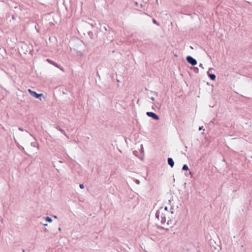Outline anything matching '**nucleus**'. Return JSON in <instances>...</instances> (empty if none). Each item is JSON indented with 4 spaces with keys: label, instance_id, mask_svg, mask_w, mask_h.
I'll use <instances>...</instances> for the list:
<instances>
[{
    "label": "nucleus",
    "instance_id": "f257e3e1",
    "mask_svg": "<svg viewBox=\"0 0 252 252\" xmlns=\"http://www.w3.org/2000/svg\"><path fill=\"white\" fill-rule=\"evenodd\" d=\"M173 212H170L167 207H161L156 213V216L158 220H159L162 224L165 223L168 226L172 227L175 224V221L172 219V216L169 218V215L170 214L173 215Z\"/></svg>",
    "mask_w": 252,
    "mask_h": 252
},
{
    "label": "nucleus",
    "instance_id": "f03ea898",
    "mask_svg": "<svg viewBox=\"0 0 252 252\" xmlns=\"http://www.w3.org/2000/svg\"><path fill=\"white\" fill-rule=\"evenodd\" d=\"M28 92H29L30 94L31 95H32V96H33L35 98H39L40 100H42L41 98H39V97L43 95V94H37L35 92L33 91L31 89H28Z\"/></svg>",
    "mask_w": 252,
    "mask_h": 252
},
{
    "label": "nucleus",
    "instance_id": "7ed1b4c3",
    "mask_svg": "<svg viewBox=\"0 0 252 252\" xmlns=\"http://www.w3.org/2000/svg\"><path fill=\"white\" fill-rule=\"evenodd\" d=\"M187 61L189 63L192 65H195L197 64V61H196V60L191 56H188L187 57Z\"/></svg>",
    "mask_w": 252,
    "mask_h": 252
},
{
    "label": "nucleus",
    "instance_id": "20e7f679",
    "mask_svg": "<svg viewBox=\"0 0 252 252\" xmlns=\"http://www.w3.org/2000/svg\"><path fill=\"white\" fill-rule=\"evenodd\" d=\"M147 116L153 118L154 119L156 120H158L159 119V117L156 115L155 113L151 112H148L146 113Z\"/></svg>",
    "mask_w": 252,
    "mask_h": 252
},
{
    "label": "nucleus",
    "instance_id": "39448f33",
    "mask_svg": "<svg viewBox=\"0 0 252 252\" xmlns=\"http://www.w3.org/2000/svg\"><path fill=\"white\" fill-rule=\"evenodd\" d=\"M167 162H168V164L171 166V167H173L174 165V162L173 161V159L171 158H168V160H167Z\"/></svg>",
    "mask_w": 252,
    "mask_h": 252
},
{
    "label": "nucleus",
    "instance_id": "423d86ee",
    "mask_svg": "<svg viewBox=\"0 0 252 252\" xmlns=\"http://www.w3.org/2000/svg\"><path fill=\"white\" fill-rule=\"evenodd\" d=\"M207 74H208V76H209V77L212 80H214L216 79V75L215 74H210L208 71L207 72Z\"/></svg>",
    "mask_w": 252,
    "mask_h": 252
},
{
    "label": "nucleus",
    "instance_id": "0eeeda50",
    "mask_svg": "<svg viewBox=\"0 0 252 252\" xmlns=\"http://www.w3.org/2000/svg\"><path fill=\"white\" fill-rule=\"evenodd\" d=\"M47 61L49 63H51V64H52L54 65V66H56V67H58V65L56 63H55V62H54L53 61H52V60H49V59H47Z\"/></svg>",
    "mask_w": 252,
    "mask_h": 252
},
{
    "label": "nucleus",
    "instance_id": "6e6552de",
    "mask_svg": "<svg viewBox=\"0 0 252 252\" xmlns=\"http://www.w3.org/2000/svg\"><path fill=\"white\" fill-rule=\"evenodd\" d=\"M182 169L183 170H189V167L186 164H185L183 165Z\"/></svg>",
    "mask_w": 252,
    "mask_h": 252
},
{
    "label": "nucleus",
    "instance_id": "1a4fd4ad",
    "mask_svg": "<svg viewBox=\"0 0 252 252\" xmlns=\"http://www.w3.org/2000/svg\"><path fill=\"white\" fill-rule=\"evenodd\" d=\"M45 220L49 222H51L52 221V219L49 217H46Z\"/></svg>",
    "mask_w": 252,
    "mask_h": 252
},
{
    "label": "nucleus",
    "instance_id": "9d476101",
    "mask_svg": "<svg viewBox=\"0 0 252 252\" xmlns=\"http://www.w3.org/2000/svg\"><path fill=\"white\" fill-rule=\"evenodd\" d=\"M59 130L61 132H62V133L64 135H65L66 136H67V135H66V133H65V131H64L63 129H61V128H59Z\"/></svg>",
    "mask_w": 252,
    "mask_h": 252
},
{
    "label": "nucleus",
    "instance_id": "9b49d317",
    "mask_svg": "<svg viewBox=\"0 0 252 252\" xmlns=\"http://www.w3.org/2000/svg\"><path fill=\"white\" fill-rule=\"evenodd\" d=\"M153 22L154 24L157 25L158 26H159V24L157 22V21L155 19H153Z\"/></svg>",
    "mask_w": 252,
    "mask_h": 252
},
{
    "label": "nucleus",
    "instance_id": "f8f14e48",
    "mask_svg": "<svg viewBox=\"0 0 252 252\" xmlns=\"http://www.w3.org/2000/svg\"><path fill=\"white\" fill-rule=\"evenodd\" d=\"M134 181L137 185H139L140 183V181L138 179H135Z\"/></svg>",
    "mask_w": 252,
    "mask_h": 252
},
{
    "label": "nucleus",
    "instance_id": "ddd939ff",
    "mask_svg": "<svg viewBox=\"0 0 252 252\" xmlns=\"http://www.w3.org/2000/svg\"><path fill=\"white\" fill-rule=\"evenodd\" d=\"M77 53V55L80 56H82L83 55V53L81 52H78Z\"/></svg>",
    "mask_w": 252,
    "mask_h": 252
},
{
    "label": "nucleus",
    "instance_id": "4468645a",
    "mask_svg": "<svg viewBox=\"0 0 252 252\" xmlns=\"http://www.w3.org/2000/svg\"><path fill=\"white\" fill-rule=\"evenodd\" d=\"M79 187L82 189H83L84 188V186L83 185V184H80Z\"/></svg>",
    "mask_w": 252,
    "mask_h": 252
},
{
    "label": "nucleus",
    "instance_id": "2eb2a0df",
    "mask_svg": "<svg viewBox=\"0 0 252 252\" xmlns=\"http://www.w3.org/2000/svg\"><path fill=\"white\" fill-rule=\"evenodd\" d=\"M199 67L202 68V69H204V67L203 66V65L201 63H200Z\"/></svg>",
    "mask_w": 252,
    "mask_h": 252
},
{
    "label": "nucleus",
    "instance_id": "dca6fc26",
    "mask_svg": "<svg viewBox=\"0 0 252 252\" xmlns=\"http://www.w3.org/2000/svg\"><path fill=\"white\" fill-rule=\"evenodd\" d=\"M203 126H200V127H199V130H201V129H203Z\"/></svg>",
    "mask_w": 252,
    "mask_h": 252
},
{
    "label": "nucleus",
    "instance_id": "f3484780",
    "mask_svg": "<svg viewBox=\"0 0 252 252\" xmlns=\"http://www.w3.org/2000/svg\"><path fill=\"white\" fill-rule=\"evenodd\" d=\"M150 98L153 101L155 100V98L154 97H151Z\"/></svg>",
    "mask_w": 252,
    "mask_h": 252
},
{
    "label": "nucleus",
    "instance_id": "a211bd4d",
    "mask_svg": "<svg viewBox=\"0 0 252 252\" xmlns=\"http://www.w3.org/2000/svg\"><path fill=\"white\" fill-rule=\"evenodd\" d=\"M19 129L20 130H21V131H23V128H21V127H19Z\"/></svg>",
    "mask_w": 252,
    "mask_h": 252
},
{
    "label": "nucleus",
    "instance_id": "6ab92c4d",
    "mask_svg": "<svg viewBox=\"0 0 252 252\" xmlns=\"http://www.w3.org/2000/svg\"><path fill=\"white\" fill-rule=\"evenodd\" d=\"M32 145L34 146V147L35 146L34 143H32Z\"/></svg>",
    "mask_w": 252,
    "mask_h": 252
},
{
    "label": "nucleus",
    "instance_id": "aec40b11",
    "mask_svg": "<svg viewBox=\"0 0 252 252\" xmlns=\"http://www.w3.org/2000/svg\"><path fill=\"white\" fill-rule=\"evenodd\" d=\"M215 249H220V247L219 246H218V248H215Z\"/></svg>",
    "mask_w": 252,
    "mask_h": 252
},
{
    "label": "nucleus",
    "instance_id": "412c9836",
    "mask_svg": "<svg viewBox=\"0 0 252 252\" xmlns=\"http://www.w3.org/2000/svg\"><path fill=\"white\" fill-rule=\"evenodd\" d=\"M156 2H157V4H158V0H156Z\"/></svg>",
    "mask_w": 252,
    "mask_h": 252
},
{
    "label": "nucleus",
    "instance_id": "4be33fe9",
    "mask_svg": "<svg viewBox=\"0 0 252 252\" xmlns=\"http://www.w3.org/2000/svg\"><path fill=\"white\" fill-rule=\"evenodd\" d=\"M104 29H105V31H107V29H106V28L105 27H104Z\"/></svg>",
    "mask_w": 252,
    "mask_h": 252
},
{
    "label": "nucleus",
    "instance_id": "5701e85b",
    "mask_svg": "<svg viewBox=\"0 0 252 252\" xmlns=\"http://www.w3.org/2000/svg\"><path fill=\"white\" fill-rule=\"evenodd\" d=\"M54 218H56V219H57V217L56 216H54Z\"/></svg>",
    "mask_w": 252,
    "mask_h": 252
},
{
    "label": "nucleus",
    "instance_id": "b1692460",
    "mask_svg": "<svg viewBox=\"0 0 252 252\" xmlns=\"http://www.w3.org/2000/svg\"><path fill=\"white\" fill-rule=\"evenodd\" d=\"M44 225L45 226H47V225H48V224H44Z\"/></svg>",
    "mask_w": 252,
    "mask_h": 252
},
{
    "label": "nucleus",
    "instance_id": "393cba45",
    "mask_svg": "<svg viewBox=\"0 0 252 252\" xmlns=\"http://www.w3.org/2000/svg\"><path fill=\"white\" fill-rule=\"evenodd\" d=\"M59 230L60 231H61V228H59Z\"/></svg>",
    "mask_w": 252,
    "mask_h": 252
},
{
    "label": "nucleus",
    "instance_id": "a878e982",
    "mask_svg": "<svg viewBox=\"0 0 252 252\" xmlns=\"http://www.w3.org/2000/svg\"><path fill=\"white\" fill-rule=\"evenodd\" d=\"M23 252H25V251L24 250H23Z\"/></svg>",
    "mask_w": 252,
    "mask_h": 252
}]
</instances>
